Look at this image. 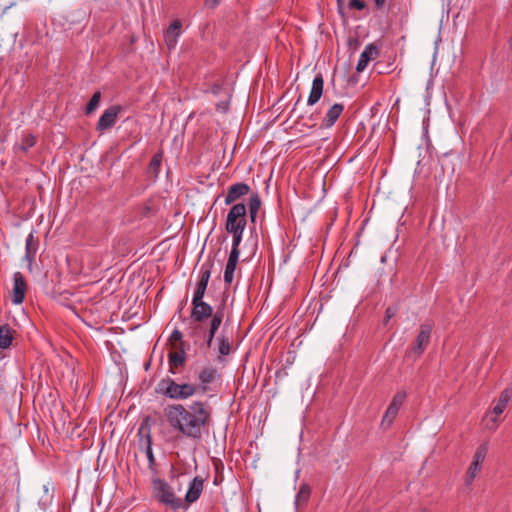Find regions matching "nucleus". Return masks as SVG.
Instances as JSON below:
<instances>
[{"instance_id": "obj_1", "label": "nucleus", "mask_w": 512, "mask_h": 512, "mask_svg": "<svg viewBox=\"0 0 512 512\" xmlns=\"http://www.w3.org/2000/svg\"><path fill=\"white\" fill-rule=\"evenodd\" d=\"M212 406L206 401H193L182 404L168 405L164 409L166 420L171 428L184 437L200 441L208 433L212 423Z\"/></svg>"}, {"instance_id": "obj_2", "label": "nucleus", "mask_w": 512, "mask_h": 512, "mask_svg": "<svg viewBox=\"0 0 512 512\" xmlns=\"http://www.w3.org/2000/svg\"><path fill=\"white\" fill-rule=\"evenodd\" d=\"M155 391L167 398L174 400H185L199 393V387L191 383H177L174 379L167 376L162 378Z\"/></svg>"}, {"instance_id": "obj_3", "label": "nucleus", "mask_w": 512, "mask_h": 512, "mask_svg": "<svg viewBox=\"0 0 512 512\" xmlns=\"http://www.w3.org/2000/svg\"><path fill=\"white\" fill-rule=\"evenodd\" d=\"M153 497L161 504L173 511L184 509L183 500L176 496L172 486L164 479L153 477L151 480Z\"/></svg>"}, {"instance_id": "obj_4", "label": "nucleus", "mask_w": 512, "mask_h": 512, "mask_svg": "<svg viewBox=\"0 0 512 512\" xmlns=\"http://www.w3.org/2000/svg\"><path fill=\"white\" fill-rule=\"evenodd\" d=\"M191 304L192 311L190 318L193 323H196L195 326L190 327L191 337H196L198 334L203 332L201 323L204 320L213 317L215 312H213V307L209 303L203 301V299L192 298Z\"/></svg>"}, {"instance_id": "obj_5", "label": "nucleus", "mask_w": 512, "mask_h": 512, "mask_svg": "<svg viewBox=\"0 0 512 512\" xmlns=\"http://www.w3.org/2000/svg\"><path fill=\"white\" fill-rule=\"evenodd\" d=\"M247 224V208L244 203L234 204L226 218L225 229L226 231L245 230Z\"/></svg>"}, {"instance_id": "obj_6", "label": "nucleus", "mask_w": 512, "mask_h": 512, "mask_svg": "<svg viewBox=\"0 0 512 512\" xmlns=\"http://www.w3.org/2000/svg\"><path fill=\"white\" fill-rule=\"evenodd\" d=\"M197 380L199 393L206 394L214 391L215 385L221 380V373L211 365L204 366L199 370Z\"/></svg>"}, {"instance_id": "obj_7", "label": "nucleus", "mask_w": 512, "mask_h": 512, "mask_svg": "<svg viewBox=\"0 0 512 512\" xmlns=\"http://www.w3.org/2000/svg\"><path fill=\"white\" fill-rule=\"evenodd\" d=\"M432 330V322H425L420 325L419 332L415 338L410 354L418 358L424 353L430 342Z\"/></svg>"}, {"instance_id": "obj_8", "label": "nucleus", "mask_w": 512, "mask_h": 512, "mask_svg": "<svg viewBox=\"0 0 512 512\" xmlns=\"http://www.w3.org/2000/svg\"><path fill=\"white\" fill-rule=\"evenodd\" d=\"M488 452L487 444H481L477 449L473 456V460L468 467L465 476V484L467 486L471 485L477 476L478 472L481 470V465L484 462L486 455Z\"/></svg>"}, {"instance_id": "obj_9", "label": "nucleus", "mask_w": 512, "mask_h": 512, "mask_svg": "<svg viewBox=\"0 0 512 512\" xmlns=\"http://www.w3.org/2000/svg\"><path fill=\"white\" fill-rule=\"evenodd\" d=\"M122 108L119 105H113L107 108L98 120L96 129L100 132L112 128L118 118Z\"/></svg>"}, {"instance_id": "obj_10", "label": "nucleus", "mask_w": 512, "mask_h": 512, "mask_svg": "<svg viewBox=\"0 0 512 512\" xmlns=\"http://www.w3.org/2000/svg\"><path fill=\"white\" fill-rule=\"evenodd\" d=\"M13 289L11 291V301L15 305H20L23 303L25 298V293L27 291V283L25 278L21 272H15L13 274Z\"/></svg>"}, {"instance_id": "obj_11", "label": "nucleus", "mask_w": 512, "mask_h": 512, "mask_svg": "<svg viewBox=\"0 0 512 512\" xmlns=\"http://www.w3.org/2000/svg\"><path fill=\"white\" fill-rule=\"evenodd\" d=\"M212 267H213L212 262H206L201 266L200 278H199V281L194 290L193 298H196V299L204 298V295H205V292H206V289L208 286V282H209V279L211 276Z\"/></svg>"}, {"instance_id": "obj_12", "label": "nucleus", "mask_w": 512, "mask_h": 512, "mask_svg": "<svg viewBox=\"0 0 512 512\" xmlns=\"http://www.w3.org/2000/svg\"><path fill=\"white\" fill-rule=\"evenodd\" d=\"M224 305L218 307L213 317H211V320L209 322V329L208 332L205 333L206 338V345L207 347H211L213 339L215 338L216 332L220 328L223 318H224Z\"/></svg>"}, {"instance_id": "obj_13", "label": "nucleus", "mask_w": 512, "mask_h": 512, "mask_svg": "<svg viewBox=\"0 0 512 512\" xmlns=\"http://www.w3.org/2000/svg\"><path fill=\"white\" fill-rule=\"evenodd\" d=\"M250 192V186L243 182L232 184L225 195L224 203L230 205Z\"/></svg>"}, {"instance_id": "obj_14", "label": "nucleus", "mask_w": 512, "mask_h": 512, "mask_svg": "<svg viewBox=\"0 0 512 512\" xmlns=\"http://www.w3.org/2000/svg\"><path fill=\"white\" fill-rule=\"evenodd\" d=\"M182 23L180 20H174L167 28L164 34V41L169 50L175 48L178 37L181 34Z\"/></svg>"}, {"instance_id": "obj_15", "label": "nucleus", "mask_w": 512, "mask_h": 512, "mask_svg": "<svg viewBox=\"0 0 512 512\" xmlns=\"http://www.w3.org/2000/svg\"><path fill=\"white\" fill-rule=\"evenodd\" d=\"M177 348L178 351L169 352L168 354L169 372L172 374H176L178 368L183 367L186 362L184 343H181V347Z\"/></svg>"}, {"instance_id": "obj_16", "label": "nucleus", "mask_w": 512, "mask_h": 512, "mask_svg": "<svg viewBox=\"0 0 512 512\" xmlns=\"http://www.w3.org/2000/svg\"><path fill=\"white\" fill-rule=\"evenodd\" d=\"M324 89V79L321 73L317 74L312 82L310 94L307 99L309 106L315 105L322 97Z\"/></svg>"}, {"instance_id": "obj_17", "label": "nucleus", "mask_w": 512, "mask_h": 512, "mask_svg": "<svg viewBox=\"0 0 512 512\" xmlns=\"http://www.w3.org/2000/svg\"><path fill=\"white\" fill-rule=\"evenodd\" d=\"M379 53L378 47L371 43L366 45L363 52L360 54L358 63L356 65L357 72H362L367 67L370 60L374 59Z\"/></svg>"}, {"instance_id": "obj_18", "label": "nucleus", "mask_w": 512, "mask_h": 512, "mask_svg": "<svg viewBox=\"0 0 512 512\" xmlns=\"http://www.w3.org/2000/svg\"><path fill=\"white\" fill-rule=\"evenodd\" d=\"M344 111V105L340 103H335L332 105L326 112L325 116L323 117L321 128H331L340 115Z\"/></svg>"}, {"instance_id": "obj_19", "label": "nucleus", "mask_w": 512, "mask_h": 512, "mask_svg": "<svg viewBox=\"0 0 512 512\" xmlns=\"http://www.w3.org/2000/svg\"><path fill=\"white\" fill-rule=\"evenodd\" d=\"M216 340L218 342V360L221 361L222 357L232 352V338L227 334L226 328L224 327Z\"/></svg>"}, {"instance_id": "obj_20", "label": "nucleus", "mask_w": 512, "mask_h": 512, "mask_svg": "<svg viewBox=\"0 0 512 512\" xmlns=\"http://www.w3.org/2000/svg\"><path fill=\"white\" fill-rule=\"evenodd\" d=\"M204 480L200 477H195L188 487V491L185 496V502L193 503L197 501L202 493Z\"/></svg>"}, {"instance_id": "obj_21", "label": "nucleus", "mask_w": 512, "mask_h": 512, "mask_svg": "<svg viewBox=\"0 0 512 512\" xmlns=\"http://www.w3.org/2000/svg\"><path fill=\"white\" fill-rule=\"evenodd\" d=\"M512 398V390L511 389H504L499 398H498V401L496 403V405L494 406L493 408V413L495 415H500L504 412L505 408L507 407L509 401L511 400Z\"/></svg>"}, {"instance_id": "obj_22", "label": "nucleus", "mask_w": 512, "mask_h": 512, "mask_svg": "<svg viewBox=\"0 0 512 512\" xmlns=\"http://www.w3.org/2000/svg\"><path fill=\"white\" fill-rule=\"evenodd\" d=\"M262 201L258 193H252L249 198V216L251 222H255L257 218L258 211L261 207Z\"/></svg>"}, {"instance_id": "obj_23", "label": "nucleus", "mask_w": 512, "mask_h": 512, "mask_svg": "<svg viewBox=\"0 0 512 512\" xmlns=\"http://www.w3.org/2000/svg\"><path fill=\"white\" fill-rule=\"evenodd\" d=\"M12 329L8 325L0 326V348L6 349L12 344Z\"/></svg>"}, {"instance_id": "obj_24", "label": "nucleus", "mask_w": 512, "mask_h": 512, "mask_svg": "<svg viewBox=\"0 0 512 512\" xmlns=\"http://www.w3.org/2000/svg\"><path fill=\"white\" fill-rule=\"evenodd\" d=\"M311 494V488L308 484H302L299 488V491L296 495L295 504L297 507L305 505Z\"/></svg>"}, {"instance_id": "obj_25", "label": "nucleus", "mask_w": 512, "mask_h": 512, "mask_svg": "<svg viewBox=\"0 0 512 512\" xmlns=\"http://www.w3.org/2000/svg\"><path fill=\"white\" fill-rule=\"evenodd\" d=\"M36 137L33 134H27L22 137L21 143L16 146V149L26 154L30 148L35 146Z\"/></svg>"}, {"instance_id": "obj_26", "label": "nucleus", "mask_w": 512, "mask_h": 512, "mask_svg": "<svg viewBox=\"0 0 512 512\" xmlns=\"http://www.w3.org/2000/svg\"><path fill=\"white\" fill-rule=\"evenodd\" d=\"M398 412H399V410H397L391 406H388L385 414L383 415V418L381 421V426L383 428H389L392 425L394 419L396 418Z\"/></svg>"}, {"instance_id": "obj_27", "label": "nucleus", "mask_w": 512, "mask_h": 512, "mask_svg": "<svg viewBox=\"0 0 512 512\" xmlns=\"http://www.w3.org/2000/svg\"><path fill=\"white\" fill-rule=\"evenodd\" d=\"M161 163H162V153L159 152V153L154 154L150 160L148 170L150 173H153V175L155 177H157L159 174Z\"/></svg>"}, {"instance_id": "obj_28", "label": "nucleus", "mask_w": 512, "mask_h": 512, "mask_svg": "<svg viewBox=\"0 0 512 512\" xmlns=\"http://www.w3.org/2000/svg\"><path fill=\"white\" fill-rule=\"evenodd\" d=\"M100 99H101V93L99 91H96L92 95V97L90 98L89 102L86 105V109H85L86 114H91L92 112H94L96 110V108L98 107V105L100 103Z\"/></svg>"}, {"instance_id": "obj_29", "label": "nucleus", "mask_w": 512, "mask_h": 512, "mask_svg": "<svg viewBox=\"0 0 512 512\" xmlns=\"http://www.w3.org/2000/svg\"><path fill=\"white\" fill-rule=\"evenodd\" d=\"M406 398H407V393L405 391H399L393 396L392 401L390 402L389 406H391L397 410H400V408L403 405V403L405 402Z\"/></svg>"}, {"instance_id": "obj_30", "label": "nucleus", "mask_w": 512, "mask_h": 512, "mask_svg": "<svg viewBox=\"0 0 512 512\" xmlns=\"http://www.w3.org/2000/svg\"><path fill=\"white\" fill-rule=\"evenodd\" d=\"M236 264L226 263L225 271H224V282L226 284H231L234 279V272L236 270Z\"/></svg>"}, {"instance_id": "obj_31", "label": "nucleus", "mask_w": 512, "mask_h": 512, "mask_svg": "<svg viewBox=\"0 0 512 512\" xmlns=\"http://www.w3.org/2000/svg\"><path fill=\"white\" fill-rule=\"evenodd\" d=\"M227 232L232 234V248L239 249V245L242 241V236H243L244 230L227 231Z\"/></svg>"}, {"instance_id": "obj_32", "label": "nucleus", "mask_w": 512, "mask_h": 512, "mask_svg": "<svg viewBox=\"0 0 512 512\" xmlns=\"http://www.w3.org/2000/svg\"><path fill=\"white\" fill-rule=\"evenodd\" d=\"M146 456L148 458L149 464L153 465L155 462V458H154L153 451H152V442H151V436L149 433L147 435Z\"/></svg>"}, {"instance_id": "obj_33", "label": "nucleus", "mask_w": 512, "mask_h": 512, "mask_svg": "<svg viewBox=\"0 0 512 512\" xmlns=\"http://www.w3.org/2000/svg\"><path fill=\"white\" fill-rule=\"evenodd\" d=\"M367 7L366 3L362 0H349L348 8L356 9L359 11L364 10Z\"/></svg>"}, {"instance_id": "obj_34", "label": "nucleus", "mask_w": 512, "mask_h": 512, "mask_svg": "<svg viewBox=\"0 0 512 512\" xmlns=\"http://www.w3.org/2000/svg\"><path fill=\"white\" fill-rule=\"evenodd\" d=\"M183 334L180 330L178 329H175L172 333H171V336H170V341L174 344V343H177L179 342V346L178 347H181V343H184L183 340Z\"/></svg>"}, {"instance_id": "obj_35", "label": "nucleus", "mask_w": 512, "mask_h": 512, "mask_svg": "<svg viewBox=\"0 0 512 512\" xmlns=\"http://www.w3.org/2000/svg\"><path fill=\"white\" fill-rule=\"evenodd\" d=\"M239 256H240V249L231 248L227 263L237 265Z\"/></svg>"}, {"instance_id": "obj_36", "label": "nucleus", "mask_w": 512, "mask_h": 512, "mask_svg": "<svg viewBox=\"0 0 512 512\" xmlns=\"http://www.w3.org/2000/svg\"><path fill=\"white\" fill-rule=\"evenodd\" d=\"M33 240H34V236L31 233L26 238V254H27V256H29L31 253L35 254V252H36V249L32 248Z\"/></svg>"}, {"instance_id": "obj_37", "label": "nucleus", "mask_w": 512, "mask_h": 512, "mask_svg": "<svg viewBox=\"0 0 512 512\" xmlns=\"http://www.w3.org/2000/svg\"><path fill=\"white\" fill-rule=\"evenodd\" d=\"M222 89H223V85H222L221 83H214V84L210 87L209 91H210L213 95L218 96V95L221 93Z\"/></svg>"}, {"instance_id": "obj_38", "label": "nucleus", "mask_w": 512, "mask_h": 512, "mask_svg": "<svg viewBox=\"0 0 512 512\" xmlns=\"http://www.w3.org/2000/svg\"><path fill=\"white\" fill-rule=\"evenodd\" d=\"M394 315L395 310L391 307H388L385 311L384 324L386 325Z\"/></svg>"}, {"instance_id": "obj_39", "label": "nucleus", "mask_w": 512, "mask_h": 512, "mask_svg": "<svg viewBox=\"0 0 512 512\" xmlns=\"http://www.w3.org/2000/svg\"><path fill=\"white\" fill-rule=\"evenodd\" d=\"M220 3V0H204V6L208 9H215Z\"/></svg>"}, {"instance_id": "obj_40", "label": "nucleus", "mask_w": 512, "mask_h": 512, "mask_svg": "<svg viewBox=\"0 0 512 512\" xmlns=\"http://www.w3.org/2000/svg\"><path fill=\"white\" fill-rule=\"evenodd\" d=\"M375 8L380 10L384 7L386 0H373Z\"/></svg>"}, {"instance_id": "obj_41", "label": "nucleus", "mask_w": 512, "mask_h": 512, "mask_svg": "<svg viewBox=\"0 0 512 512\" xmlns=\"http://www.w3.org/2000/svg\"><path fill=\"white\" fill-rule=\"evenodd\" d=\"M217 108L218 109H222L225 112L227 110V108H228V103L221 102V103L217 104Z\"/></svg>"}, {"instance_id": "obj_42", "label": "nucleus", "mask_w": 512, "mask_h": 512, "mask_svg": "<svg viewBox=\"0 0 512 512\" xmlns=\"http://www.w3.org/2000/svg\"><path fill=\"white\" fill-rule=\"evenodd\" d=\"M336 2H337V7H338L339 12L342 13L344 0H336Z\"/></svg>"}, {"instance_id": "obj_43", "label": "nucleus", "mask_w": 512, "mask_h": 512, "mask_svg": "<svg viewBox=\"0 0 512 512\" xmlns=\"http://www.w3.org/2000/svg\"><path fill=\"white\" fill-rule=\"evenodd\" d=\"M281 371L276 372V377L280 376Z\"/></svg>"}, {"instance_id": "obj_44", "label": "nucleus", "mask_w": 512, "mask_h": 512, "mask_svg": "<svg viewBox=\"0 0 512 512\" xmlns=\"http://www.w3.org/2000/svg\"><path fill=\"white\" fill-rule=\"evenodd\" d=\"M422 512H427V509H426V508H423V509H422Z\"/></svg>"}, {"instance_id": "obj_45", "label": "nucleus", "mask_w": 512, "mask_h": 512, "mask_svg": "<svg viewBox=\"0 0 512 512\" xmlns=\"http://www.w3.org/2000/svg\"><path fill=\"white\" fill-rule=\"evenodd\" d=\"M510 45H511V47H512V39L510 40Z\"/></svg>"}]
</instances>
